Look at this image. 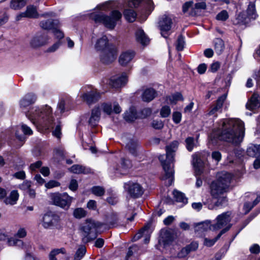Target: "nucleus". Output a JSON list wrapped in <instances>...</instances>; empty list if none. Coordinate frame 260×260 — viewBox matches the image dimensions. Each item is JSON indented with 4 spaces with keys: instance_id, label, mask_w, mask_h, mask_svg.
Listing matches in <instances>:
<instances>
[{
    "instance_id": "obj_2",
    "label": "nucleus",
    "mask_w": 260,
    "mask_h": 260,
    "mask_svg": "<svg viewBox=\"0 0 260 260\" xmlns=\"http://www.w3.org/2000/svg\"><path fill=\"white\" fill-rule=\"evenodd\" d=\"M216 178L210 185V194L212 199L216 200L212 205L209 206V209L211 210L227 204L228 201L226 193L230 190L233 175L227 172L222 171L217 174Z\"/></svg>"
},
{
    "instance_id": "obj_26",
    "label": "nucleus",
    "mask_w": 260,
    "mask_h": 260,
    "mask_svg": "<svg viewBox=\"0 0 260 260\" xmlns=\"http://www.w3.org/2000/svg\"><path fill=\"white\" fill-rule=\"evenodd\" d=\"M173 241V236L169 231H161L160 238L159 240L160 244H162L164 247H166L169 245Z\"/></svg>"
},
{
    "instance_id": "obj_25",
    "label": "nucleus",
    "mask_w": 260,
    "mask_h": 260,
    "mask_svg": "<svg viewBox=\"0 0 260 260\" xmlns=\"http://www.w3.org/2000/svg\"><path fill=\"white\" fill-rule=\"evenodd\" d=\"M198 247V244L196 242H192L190 244L183 248L177 254L178 258L185 257L191 251L196 250Z\"/></svg>"
},
{
    "instance_id": "obj_32",
    "label": "nucleus",
    "mask_w": 260,
    "mask_h": 260,
    "mask_svg": "<svg viewBox=\"0 0 260 260\" xmlns=\"http://www.w3.org/2000/svg\"><path fill=\"white\" fill-rule=\"evenodd\" d=\"M214 50L217 55H220L223 52L225 46L223 41L220 38H216L213 41Z\"/></svg>"
},
{
    "instance_id": "obj_17",
    "label": "nucleus",
    "mask_w": 260,
    "mask_h": 260,
    "mask_svg": "<svg viewBox=\"0 0 260 260\" xmlns=\"http://www.w3.org/2000/svg\"><path fill=\"white\" fill-rule=\"evenodd\" d=\"M56 222V216L52 212L44 214L41 219V223L45 229H50L53 226Z\"/></svg>"
},
{
    "instance_id": "obj_33",
    "label": "nucleus",
    "mask_w": 260,
    "mask_h": 260,
    "mask_svg": "<svg viewBox=\"0 0 260 260\" xmlns=\"http://www.w3.org/2000/svg\"><path fill=\"white\" fill-rule=\"evenodd\" d=\"M211 224L209 222H202L194 224V231L199 233H202L210 229Z\"/></svg>"
},
{
    "instance_id": "obj_60",
    "label": "nucleus",
    "mask_w": 260,
    "mask_h": 260,
    "mask_svg": "<svg viewBox=\"0 0 260 260\" xmlns=\"http://www.w3.org/2000/svg\"><path fill=\"white\" fill-rule=\"evenodd\" d=\"M152 111L150 108H144L141 110L140 113L139 114V118H144L148 116H149L151 114Z\"/></svg>"
},
{
    "instance_id": "obj_15",
    "label": "nucleus",
    "mask_w": 260,
    "mask_h": 260,
    "mask_svg": "<svg viewBox=\"0 0 260 260\" xmlns=\"http://www.w3.org/2000/svg\"><path fill=\"white\" fill-rule=\"evenodd\" d=\"M48 37L45 33L37 34L31 40L30 44L31 47L37 48L45 45L48 41Z\"/></svg>"
},
{
    "instance_id": "obj_13",
    "label": "nucleus",
    "mask_w": 260,
    "mask_h": 260,
    "mask_svg": "<svg viewBox=\"0 0 260 260\" xmlns=\"http://www.w3.org/2000/svg\"><path fill=\"white\" fill-rule=\"evenodd\" d=\"M100 109L106 114L110 115L112 113L119 114L121 112V108L117 102L104 103L101 106H98Z\"/></svg>"
},
{
    "instance_id": "obj_52",
    "label": "nucleus",
    "mask_w": 260,
    "mask_h": 260,
    "mask_svg": "<svg viewBox=\"0 0 260 260\" xmlns=\"http://www.w3.org/2000/svg\"><path fill=\"white\" fill-rule=\"evenodd\" d=\"M91 190L93 194L99 197L102 196L105 193V189L100 186H93L92 187Z\"/></svg>"
},
{
    "instance_id": "obj_19",
    "label": "nucleus",
    "mask_w": 260,
    "mask_h": 260,
    "mask_svg": "<svg viewBox=\"0 0 260 260\" xmlns=\"http://www.w3.org/2000/svg\"><path fill=\"white\" fill-rule=\"evenodd\" d=\"M158 24L161 31V35L164 37L167 38V36L165 35V33L171 29L172 24L171 18L167 15H164L160 18Z\"/></svg>"
},
{
    "instance_id": "obj_64",
    "label": "nucleus",
    "mask_w": 260,
    "mask_h": 260,
    "mask_svg": "<svg viewBox=\"0 0 260 260\" xmlns=\"http://www.w3.org/2000/svg\"><path fill=\"white\" fill-rule=\"evenodd\" d=\"M26 236V231L24 228H20L18 230L15 236L19 238H24Z\"/></svg>"
},
{
    "instance_id": "obj_12",
    "label": "nucleus",
    "mask_w": 260,
    "mask_h": 260,
    "mask_svg": "<svg viewBox=\"0 0 260 260\" xmlns=\"http://www.w3.org/2000/svg\"><path fill=\"white\" fill-rule=\"evenodd\" d=\"M89 90H83V93L80 95L82 100L90 105L97 101L100 98V94L97 92L96 90L88 88Z\"/></svg>"
},
{
    "instance_id": "obj_28",
    "label": "nucleus",
    "mask_w": 260,
    "mask_h": 260,
    "mask_svg": "<svg viewBox=\"0 0 260 260\" xmlns=\"http://www.w3.org/2000/svg\"><path fill=\"white\" fill-rule=\"evenodd\" d=\"M192 157V164L195 168L196 172L197 174L200 175L203 172L204 162L197 154H194Z\"/></svg>"
},
{
    "instance_id": "obj_55",
    "label": "nucleus",
    "mask_w": 260,
    "mask_h": 260,
    "mask_svg": "<svg viewBox=\"0 0 260 260\" xmlns=\"http://www.w3.org/2000/svg\"><path fill=\"white\" fill-rule=\"evenodd\" d=\"M21 187L22 188H27V192L29 196V197L31 198H34L36 196V192L35 190L30 188V184L28 182H24L21 185Z\"/></svg>"
},
{
    "instance_id": "obj_5",
    "label": "nucleus",
    "mask_w": 260,
    "mask_h": 260,
    "mask_svg": "<svg viewBox=\"0 0 260 260\" xmlns=\"http://www.w3.org/2000/svg\"><path fill=\"white\" fill-rule=\"evenodd\" d=\"M95 49L100 51V60L105 64L112 62L116 58L117 50L114 45L109 43L108 38L104 35L99 38L94 45Z\"/></svg>"
},
{
    "instance_id": "obj_58",
    "label": "nucleus",
    "mask_w": 260,
    "mask_h": 260,
    "mask_svg": "<svg viewBox=\"0 0 260 260\" xmlns=\"http://www.w3.org/2000/svg\"><path fill=\"white\" fill-rule=\"evenodd\" d=\"M146 14L148 16L154 9V5L152 0H146Z\"/></svg>"
},
{
    "instance_id": "obj_24",
    "label": "nucleus",
    "mask_w": 260,
    "mask_h": 260,
    "mask_svg": "<svg viewBox=\"0 0 260 260\" xmlns=\"http://www.w3.org/2000/svg\"><path fill=\"white\" fill-rule=\"evenodd\" d=\"M37 99L36 95L32 93L26 94L20 101L19 105L22 109H24L34 104Z\"/></svg>"
},
{
    "instance_id": "obj_3",
    "label": "nucleus",
    "mask_w": 260,
    "mask_h": 260,
    "mask_svg": "<svg viewBox=\"0 0 260 260\" xmlns=\"http://www.w3.org/2000/svg\"><path fill=\"white\" fill-rule=\"evenodd\" d=\"M178 141H173L170 144L166 146V155H161L159 157L165 172L164 175L162 176V179L168 180V182H166V185L168 186L171 185L174 180V157L175 152L178 149Z\"/></svg>"
},
{
    "instance_id": "obj_38",
    "label": "nucleus",
    "mask_w": 260,
    "mask_h": 260,
    "mask_svg": "<svg viewBox=\"0 0 260 260\" xmlns=\"http://www.w3.org/2000/svg\"><path fill=\"white\" fill-rule=\"evenodd\" d=\"M15 236L13 237L7 238V244L9 246H17L23 248L24 243L21 240H20Z\"/></svg>"
},
{
    "instance_id": "obj_34",
    "label": "nucleus",
    "mask_w": 260,
    "mask_h": 260,
    "mask_svg": "<svg viewBox=\"0 0 260 260\" xmlns=\"http://www.w3.org/2000/svg\"><path fill=\"white\" fill-rule=\"evenodd\" d=\"M132 167L131 161L126 158H122L121 159V168L120 169V173L124 175L125 174L127 171Z\"/></svg>"
},
{
    "instance_id": "obj_29",
    "label": "nucleus",
    "mask_w": 260,
    "mask_h": 260,
    "mask_svg": "<svg viewBox=\"0 0 260 260\" xmlns=\"http://www.w3.org/2000/svg\"><path fill=\"white\" fill-rule=\"evenodd\" d=\"M156 91L152 88H148L144 90L142 94V99L144 102H149L156 96Z\"/></svg>"
},
{
    "instance_id": "obj_20",
    "label": "nucleus",
    "mask_w": 260,
    "mask_h": 260,
    "mask_svg": "<svg viewBox=\"0 0 260 260\" xmlns=\"http://www.w3.org/2000/svg\"><path fill=\"white\" fill-rule=\"evenodd\" d=\"M136 55V52L131 50L123 52L119 57V62L122 66H127Z\"/></svg>"
},
{
    "instance_id": "obj_49",
    "label": "nucleus",
    "mask_w": 260,
    "mask_h": 260,
    "mask_svg": "<svg viewBox=\"0 0 260 260\" xmlns=\"http://www.w3.org/2000/svg\"><path fill=\"white\" fill-rule=\"evenodd\" d=\"M233 24L235 25H243L244 24V12H240L236 15V18L233 20Z\"/></svg>"
},
{
    "instance_id": "obj_54",
    "label": "nucleus",
    "mask_w": 260,
    "mask_h": 260,
    "mask_svg": "<svg viewBox=\"0 0 260 260\" xmlns=\"http://www.w3.org/2000/svg\"><path fill=\"white\" fill-rule=\"evenodd\" d=\"M171 110L169 106H164L160 110V115L162 118L168 117L171 114Z\"/></svg>"
},
{
    "instance_id": "obj_45",
    "label": "nucleus",
    "mask_w": 260,
    "mask_h": 260,
    "mask_svg": "<svg viewBox=\"0 0 260 260\" xmlns=\"http://www.w3.org/2000/svg\"><path fill=\"white\" fill-rule=\"evenodd\" d=\"M27 0H12L10 4L11 8L18 10L24 7Z\"/></svg>"
},
{
    "instance_id": "obj_51",
    "label": "nucleus",
    "mask_w": 260,
    "mask_h": 260,
    "mask_svg": "<svg viewBox=\"0 0 260 260\" xmlns=\"http://www.w3.org/2000/svg\"><path fill=\"white\" fill-rule=\"evenodd\" d=\"M260 202V195L258 196L257 198L253 202L252 204L250 203H246L245 204V210H246L245 214L249 212L255 206H256Z\"/></svg>"
},
{
    "instance_id": "obj_27",
    "label": "nucleus",
    "mask_w": 260,
    "mask_h": 260,
    "mask_svg": "<svg viewBox=\"0 0 260 260\" xmlns=\"http://www.w3.org/2000/svg\"><path fill=\"white\" fill-rule=\"evenodd\" d=\"M136 39L137 42L143 46L147 45L149 42V39L141 28H138L135 32Z\"/></svg>"
},
{
    "instance_id": "obj_21",
    "label": "nucleus",
    "mask_w": 260,
    "mask_h": 260,
    "mask_svg": "<svg viewBox=\"0 0 260 260\" xmlns=\"http://www.w3.org/2000/svg\"><path fill=\"white\" fill-rule=\"evenodd\" d=\"M255 0H250L247 11L246 16L245 17V25L252 20H255L257 15L255 9Z\"/></svg>"
},
{
    "instance_id": "obj_63",
    "label": "nucleus",
    "mask_w": 260,
    "mask_h": 260,
    "mask_svg": "<svg viewBox=\"0 0 260 260\" xmlns=\"http://www.w3.org/2000/svg\"><path fill=\"white\" fill-rule=\"evenodd\" d=\"M60 185V183L55 180H50L45 184V187L47 188H52Z\"/></svg>"
},
{
    "instance_id": "obj_11",
    "label": "nucleus",
    "mask_w": 260,
    "mask_h": 260,
    "mask_svg": "<svg viewBox=\"0 0 260 260\" xmlns=\"http://www.w3.org/2000/svg\"><path fill=\"white\" fill-rule=\"evenodd\" d=\"M124 187L129 196L133 198H139L144 193L143 187L138 183L131 182L125 183Z\"/></svg>"
},
{
    "instance_id": "obj_18",
    "label": "nucleus",
    "mask_w": 260,
    "mask_h": 260,
    "mask_svg": "<svg viewBox=\"0 0 260 260\" xmlns=\"http://www.w3.org/2000/svg\"><path fill=\"white\" fill-rule=\"evenodd\" d=\"M227 94H223L218 98L217 100L215 105L211 107L208 112L206 114V116H211L216 115L217 112H221V109L223 104L226 99ZM217 117V115H215Z\"/></svg>"
},
{
    "instance_id": "obj_59",
    "label": "nucleus",
    "mask_w": 260,
    "mask_h": 260,
    "mask_svg": "<svg viewBox=\"0 0 260 260\" xmlns=\"http://www.w3.org/2000/svg\"><path fill=\"white\" fill-rule=\"evenodd\" d=\"M148 227L145 226L140 230V231L137 233L133 238V241H136L140 239L143 236L145 235Z\"/></svg>"
},
{
    "instance_id": "obj_1",
    "label": "nucleus",
    "mask_w": 260,
    "mask_h": 260,
    "mask_svg": "<svg viewBox=\"0 0 260 260\" xmlns=\"http://www.w3.org/2000/svg\"><path fill=\"white\" fill-rule=\"evenodd\" d=\"M73 105V100L67 98L59 100L54 114L52 108L46 105L32 107L26 115L38 130H61L63 123L58 114L69 111Z\"/></svg>"
},
{
    "instance_id": "obj_37",
    "label": "nucleus",
    "mask_w": 260,
    "mask_h": 260,
    "mask_svg": "<svg viewBox=\"0 0 260 260\" xmlns=\"http://www.w3.org/2000/svg\"><path fill=\"white\" fill-rule=\"evenodd\" d=\"M123 139L124 141L126 143V147L127 149L132 154H135L136 151V148L138 146L137 141L134 139H129V141L126 142V138H123Z\"/></svg>"
},
{
    "instance_id": "obj_39",
    "label": "nucleus",
    "mask_w": 260,
    "mask_h": 260,
    "mask_svg": "<svg viewBox=\"0 0 260 260\" xmlns=\"http://www.w3.org/2000/svg\"><path fill=\"white\" fill-rule=\"evenodd\" d=\"M247 154L251 157L260 155V145H252L247 149Z\"/></svg>"
},
{
    "instance_id": "obj_9",
    "label": "nucleus",
    "mask_w": 260,
    "mask_h": 260,
    "mask_svg": "<svg viewBox=\"0 0 260 260\" xmlns=\"http://www.w3.org/2000/svg\"><path fill=\"white\" fill-rule=\"evenodd\" d=\"M216 130H241L242 121L238 118L222 119L217 123Z\"/></svg>"
},
{
    "instance_id": "obj_42",
    "label": "nucleus",
    "mask_w": 260,
    "mask_h": 260,
    "mask_svg": "<svg viewBox=\"0 0 260 260\" xmlns=\"http://www.w3.org/2000/svg\"><path fill=\"white\" fill-rule=\"evenodd\" d=\"M166 100L171 104H175L178 101H183V98L181 93L176 92L171 95L167 96Z\"/></svg>"
},
{
    "instance_id": "obj_56",
    "label": "nucleus",
    "mask_w": 260,
    "mask_h": 260,
    "mask_svg": "<svg viewBox=\"0 0 260 260\" xmlns=\"http://www.w3.org/2000/svg\"><path fill=\"white\" fill-rule=\"evenodd\" d=\"M60 27V24L59 22V25L57 27H55V28L52 30V32L54 35V36L58 39H61L64 37L63 32L60 30L59 28Z\"/></svg>"
},
{
    "instance_id": "obj_8",
    "label": "nucleus",
    "mask_w": 260,
    "mask_h": 260,
    "mask_svg": "<svg viewBox=\"0 0 260 260\" xmlns=\"http://www.w3.org/2000/svg\"><path fill=\"white\" fill-rule=\"evenodd\" d=\"M142 0H119L109 1L97 6L96 8L100 10L108 11L112 9H121L126 7H137L141 3Z\"/></svg>"
},
{
    "instance_id": "obj_30",
    "label": "nucleus",
    "mask_w": 260,
    "mask_h": 260,
    "mask_svg": "<svg viewBox=\"0 0 260 260\" xmlns=\"http://www.w3.org/2000/svg\"><path fill=\"white\" fill-rule=\"evenodd\" d=\"M59 25V20L57 19H48L42 21L40 26L44 29L53 30L55 27Z\"/></svg>"
},
{
    "instance_id": "obj_10",
    "label": "nucleus",
    "mask_w": 260,
    "mask_h": 260,
    "mask_svg": "<svg viewBox=\"0 0 260 260\" xmlns=\"http://www.w3.org/2000/svg\"><path fill=\"white\" fill-rule=\"evenodd\" d=\"M50 198L55 205L64 209L69 208L73 200L67 193H52L50 194Z\"/></svg>"
},
{
    "instance_id": "obj_31",
    "label": "nucleus",
    "mask_w": 260,
    "mask_h": 260,
    "mask_svg": "<svg viewBox=\"0 0 260 260\" xmlns=\"http://www.w3.org/2000/svg\"><path fill=\"white\" fill-rule=\"evenodd\" d=\"M230 228V226H229L224 229L222 230L218 235L213 239H209L207 238H205L204 240V245L207 247H211L213 246L215 243L220 238L222 234L226 232Z\"/></svg>"
},
{
    "instance_id": "obj_46",
    "label": "nucleus",
    "mask_w": 260,
    "mask_h": 260,
    "mask_svg": "<svg viewBox=\"0 0 260 260\" xmlns=\"http://www.w3.org/2000/svg\"><path fill=\"white\" fill-rule=\"evenodd\" d=\"M174 198L177 202H182L186 204L187 202V199L185 198L184 194L176 190H174L173 192Z\"/></svg>"
},
{
    "instance_id": "obj_57",
    "label": "nucleus",
    "mask_w": 260,
    "mask_h": 260,
    "mask_svg": "<svg viewBox=\"0 0 260 260\" xmlns=\"http://www.w3.org/2000/svg\"><path fill=\"white\" fill-rule=\"evenodd\" d=\"M229 16L228 12L226 10H222L216 15V18L218 20L224 21L228 19Z\"/></svg>"
},
{
    "instance_id": "obj_6",
    "label": "nucleus",
    "mask_w": 260,
    "mask_h": 260,
    "mask_svg": "<svg viewBox=\"0 0 260 260\" xmlns=\"http://www.w3.org/2000/svg\"><path fill=\"white\" fill-rule=\"evenodd\" d=\"M209 138L212 143H215L217 140H223L238 145L242 142L243 136L240 131H212Z\"/></svg>"
},
{
    "instance_id": "obj_16",
    "label": "nucleus",
    "mask_w": 260,
    "mask_h": 260,
    "mask_svg": "<svg viewBox=\"0 0 260 260\" xmlns=\"http://www.w3.org/2000/svg\"><path fill=\"white\" fill-rule=\"evenodd\" d=\"M127 82V76L126 73H123L121 75L112 77L109 81V85L115 88L124 86Z\"/></svg>"
},
{
    "instance_id": "obj_50",
    "label": "nucleus",
    "mask_w": 260,
    "mask_h": 260,
    "mask_svg": "<svg viewBox=\"0 0 260 260\" xmlns=\"http://www.w3.org/2000/svg\"><path fill=\"white\" fill-rule=\"evenodd\" d=\"M86 211L82 208H78L74 210L73 215L76 218L80 219L86 216Z\"/></svg>"
},
{
    "instance_id": "obj_40",
    "label": "nucleus",
    "mask_w": 260,
    "mask_h": 260,
    "mask_svg": "<svg viewBox=\"0 0 260 260\" xmlns=\"http://www.w3.org/2000/svg\"><path fill=\"white\" fill-rule=\"evenodd\" d=\"M123 16L127 21L132 22L135 20L137 14L133 10L125 9L123 11Z\"/></svg>"
},
{
    "instance_id": "obj_35",
    "label": "nucleus",
    "mask_w": 260,
    "mask_h": 260,
    "mask_svg": "<svg viewBox=\"0 0 260 260\" xmlns=\"http://www.w3.org/2000/svg\"><path fill=\"white\" fill-rule=\"evenodd\" d=\"M119 221V219L116 213H112L107 218V224L110 228L118 226Z\"/></svg>"
},
{
    "instance_id": "obj_47",
    "label": "nucleus",
    "mask_w": 260,
    "mask_h": 260,
    "mask_svg": "<svg viewBox=\"0 0 260 260\" xmlns=\"http://www.w3.org/2000/svg\"><path fill=\"white\" fill-rule=\"evenodd\" d=\"M32 134V131H16V138L20 141H23L28 136Z\"/></svg>"
},
{
    "instance_id": "obj_4",
    "label": "nucleus",
    "mask_w": 260,
    "mask_h": 260,
    "mask_svg": "<svg viewBox=\"0 0 260 260\" xmlns=\"http://www.w3.org/2000/svg\"><path fill=\"white\" fill-rule=\"evenodd\" d=\"M81 16L83 19L89 18L94 21L95 23L103 24L106 27L113 29L117 23L122 17L121 13L118 10L112 11L109 16L101 12H90L88 11L82 14Z\"/></svg>"
},
{
    "instance_id": "obj_23",
    "label": "nucleus",
    "mask_w": 260,
    "mask_h": 260,
    "mask_svg": "<svg viewBox=\"0 0 260 260\" xmlns=\"http://www.w3.org/2000/svg\"><path fill=\"white\" fill-rule=\"evenodd\" d=\"M124 119L127 122H132L139 118V114L135 107H131L123 115Z\"/></svg>"
},
{
    "instance_id": "obj_22",
    "label": "nucleus",
    "mask_w": 260,
    "mask_h": 260,
    "mask_svg": "<svg viewBox=\"0 0 260 260\" xmlns=\"http://www.w3.org/2000/svg\"><path fill=\"white\" fill-rule=\"evenodd\" d=\"M101 116V109L99 107H95L91 111V116L88 123L91 128H94L98 125Z\"/></svg>"
},
{
    "instance_id": "obj_44",
    "label": "nucleus",
    "mask_w": 260,
    "mask_h": 260,
    "mask_svg": "<svg viewBox=\"0 0 260 260\" xmlns=\"http://www.w3.org/2000/svg\"><path fill=\"white\" fill-rule=\"evenodd\" d=\"M86 252V247L83 245H80L74 255V260H80L84 256Z\"/></svg>"
},
{
    "instance_id": "obj_7",
    "label": "nucleus",
    "mask_w": 260,
    "mask_h": 260,
    "mask_svg": "<svg viewBox=\"0 0 260 260\" xmlns=\"http://www.w3.org/2000/svg\"><path fill=\"white\" fill-rule=\"evenodd\" d=\"M101 224L92 219H87L80 228V234L84 243H88L94 240L98 236V229Z\"/></svg>"
},
{
    "instance_id": "obj_62",
    "label": "nucleus",
    "mask_w": 260,
    "mask_h": 260,
    "mask_svg": "<svg viewBox=\"0 0 260 260\" xmlns=\"http://www.w3.org/2000/svg\"><path fill=\"white\" fill-rule=\"evenodd\" d=\"M151 124L152 127L156 129H161L164 126V124L160 120H154Z\"/></svg>"
},
{
    "instance_id": "obj_43",
    "label": "nucleus",
    "mask_w": 260,
    "mask_h": 260,
    "mask_svg": "<svg viewBox=\"0 0 260 260\" xmlns=\"http://www.w3.org/2000/svg\"><path fill=\"white\" fill-rule=\"evenodd\" d=\"M18 197L19 194L17 191L16 190H13L11 192L9 197L5 200V202L6 204L14 205L18 200Z\"/></svg>"
},
{
    "instance_id": "obj_41",
    "label": "nucleus",
    "mask_w": 260,
    "mask_h": 260,
    "mask_svg": "<svg viewBox=\"0 0 260 260\" xmlns=\"http://www.w3.org/2000/svg\"><path fill=\"white\" fill-rule=\"evenodd\" d=\"M24 13L26 17L37 18L39 16L37 8L31 5L27 7L26 10Z\"/></svg>"
},
{
    "instance_id": "obj_14",
    "label": "nucleus",
    "mask_w": 260,
    "mask_h": 260,
    "mask_svg": "<svg viewBox=\"0 0 260 260\" xmlns=\"http://www.w3.org/2000/svg\"><path fill=\"white\" fill-rule=\"evenodd\" d=\"M231 215L230 212H226L219 215L216 218L217 222L213 225V229L219 230L230 223L231 219Z\"/></svg>"
},
{
    "instance_id": "obj_48",
    "label": "nucleus",
    "mask_w": 260,
    "mask_h": 260,
    "mask_svg": "<svg viewBox=\"0 0 260 260\" xmlns=\"http://www.w3.org/2000/svg\"><path fill=\"white\" fill-rule=\"evenodd\" d=\"M259 104L258 100L255 95H253L246 105L247 108L253 109L258 106Z\"/></svg>"
},
{
    "instance_id": "obj_36",
    "label": "nucleus",
    "mask_w": 260,
    "mask_h": 260,
    "mask_svg": "<svg viewBox=\"0 0 260 260\" xmlns=\"http://www.w3.org/2000/svg\"><path fill=\"white\" fill-rule=\"evenodd\" d=\"M69 170L75 174H80V173H88L90 171V169L88 168H86L85 167L83 166L80 165H74L72 166L70 169Z\"/></svg>"
},
{
    "instance_id": "obj_53",
    "label": "nucleus",
    "mask_w": 260,
    "mask_h": 260,
    "mask_svg": "<svg viewBox=\"0 0 260 260\" xmlns=\"http://www.w3.org/2000/svg\"><path fill=\"white\" fill-rule=\"evenodd\" d=\"M184 45H185L184 38L182 35H180L178 37L177 41V43H176V49L178 51H181L183 50L184 49Z\"/></svg>"
},
{
    "instance_id": "obj_61",
    "label": "nucleus",
    "mask_w": 260,
    "mask_h": 260,
    "mask_svg": "<svg viewBox=\"0 0 260 260\" xmlns=\"http://www.w3.org/2000/svg\"><path fill=\"white\" fill-rule=\"evenodd\" d=\"M172 116L173 120L175 123H179L181 121L182 114L180 112H174Z\"/></svg>"
}]
</instances>
